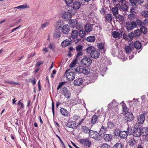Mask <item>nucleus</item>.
Listing matches in <instances>:
<instances>
[{
	"label": "nucleus",
	"mask_w": 148,
	"mask_h": 148,
	"mask_svg": "<svg viewBox=\"0 0 148 148\" xmlns=\"http://www.w3.org/2000/svg\"><path fill=\"white\" fill-rule=\"evenodd\" d=\"M75 72L77 73H82L86 75H88L89 71L88 69L86 67L79 66L74 69Z\"/></svg>",
	"instance_id": "obj_1"
},
{
	"label": "nucleus",
	"mask_w": 148,
	"mask_h": 148,
	"mask_svg": "<svg viewBox=\"0 0 148 148\" xmlns=\"http://www.w3.org/2000/svg\"><path fill=\"white\" fill-rule=\"evenodd\" d=\"M65 74L66 79L69 81L73 80L75 78V73L72 72L70 69L66 71Z\"/></svg>",
	"instance_id": "obj_2"
},
{
	"label": "nucleus",
	"mask_w": 148,
	"mask_h": 148,
	"mask_svg": "<svg viewBox=\"0 0 148 148\" xmlns=\"http://www.w3.org/2000/svg\"><path fill=\"white\" fill-rule=\"evenodd\" d=\"M145 120V116L143 114H141L138 116L137 118V122L134 124L136 127H140L144 123Z\"/></svg>",
	"instance_id": "obj_3"
},
{
	"label": "nucleus",
	"mask_w": 148,
	"mask_h": 148,
	"mask_svg": "<svg viewBox=\"0 0 148 148\" xmlns=\"http://www.w3.org/2000/svg\"><path fill=\"white\" fill-rule=\"evenodd\" d=\"M135 128L134 129L132 135L135 137H139L141 135V132L140 127H136L134 126Z\"/></svg>",
	"instance_id": "obj_4"
},
{
	"label": "nucleus",
	"mask_w": 148,
	"mask_h": 148,
	"mask_svg": "<svg viewBox=\"0 0 148 148\" xmlns=\"http://www.w3.org/2000/svg\"><path fill=\"white\" fill-rule=\"evenodd\" d=\"M136 22H132L131 23L129 21L125 23V27L128 30H131L134 28L136 27Z\"/></svg>",
	"instance_id": "obj_5"
},
{
	"label": "nucleus",
	"mask_w": 148,
	"mask_h": 148,
	"mask_svg": "<svg viewBox=\"0 0 148 148\" xmlns=\"http://www.w3.org/2000/svg\"><path fill=\"white\" fill-rule=\"evenodd\" d=\"M61 92L66 98H69L70 97L71 93L65 86L62 87L60 89Z\"/></svg>",
	"instance_id": "obj_6"
},
{
	"label": "nucleus",
	"mask_w": 148,
	"mask_h": 148,
	"mask_svg": "<svg viewBox=\"0 0 148 148\" xmlns=\"http://www.w3.org/2000/svg\"><path fill=\"white\" fill-rule=\"evenodd\" d=\"M92 61L91 59L87 57L84 58H83L81 60L82 64L85 65L86 66H88L90 65L92 63Z\"/></svg>",
	"instance_id": "obj_7"
},
{
	"label": "nucleus",
	"mask_w": 148,
	"mask_h": 148,
	"mask_svg": "<svg viewBox=\"0 0 148 148\" xmlns=\"http://www.w3.org/2000/svg\"><path fill=\"white\" fill-rule=\"evenodd\" d=\"M133 33L131 32L128 34V35H127L125 33H124L123 34V38L126 40L128 41H131L133 38H134Z\"/></svg>",
	"instance_id": "obj_8"
},
{
	"label": "nucleus",
	"mask_w": 148,
	"mask_h": 148,
	"mask_svg": "<svg viewBox=\"0 0 148 148\" xmlns=\"http://www.w3.org/2000/svg\"><path fill=\"white\" fill-rule=\"evenodd\" d=\"M131 46L133 47V48H135L137 49H139L142 47L141 43L140 42L136 41L135 42H131Z\"/></svg>",
	"instance_id": "obj_9"
},
{
	"label": "nucleus",
	"mask_w": 148,
	"mask_h": 148,
	"mask_svg": "<svg viewBox=\"0 0 148 148\" xmlns=\"http://www.w3.org/2000/svg\"><path fill=\"white\" fill-rule=\"evenodd\" d=\"M130 2L132 4L130 12L131 13L134 12L135 10L136 9L137 5L136 4V0H129Z\"/></svg>",
	"instance_id": "obj_10"
},
{
	"label": "nucleus",
	"mask_w": 148,
	"mask_h": 148,
	"mask_svg": "<svg viewBox=\"0 0 148 148\" xmlns=\"http://www.w3.org/2000/svg\"><path fill=\"white\" fill-rule=\"evenodd\" d=\"M80 142L81 144L86 146H88V147H89L91 145V142L89 141L88 138L81 139Z\"/></svg>",
	"instance_id": "obj_11"
},
{
	"label": "nucleus",
	"mask_w": 148,
	"mask_h": 148,
	"mask_svg": "<svg viewBox=\"0 0 148 148\" xmlns=\"http://www.w3.org/2000/svg\"><path fill=\"white\" fill-rule=\"evenodd\" d=\"M66 126L69 128L73 129H76L77 128L76 122L74 121L68 122Z\"/></svg>",
	"instance_id": "obj_12"
},
{
	"label": "nucleus",
	"mask_w": 148,
	"mask_h": 148,
	"mask_svg": "<svg viewBox=\"0 0 148 148\" xmlns=\"http://www.w3.org/2000/svg\"><path fill=\"white\" fill-rule=\"evenodd\" d=\"M100 55V53L97 50L94 49L93 51L91 53L90 56L92 58L97 59L98 58Z\"/></svg>",
	"instance_id": "obj_13"
},
{
	"label": "nucleus",
	"mask_w": 148,
	"mask_h": 148,
	"mask_svg": "<svg viewBox=\"0 0 148 148\" xmlns=\"http://www.w3.org/2000/svg\"><path fill=\"white\" fill-rule=\"evenodd\" d=\"M89 136L90 138L96 139L97 138L98 134L97 132L91 130H90L89 133Z\"/></svg>",
	"instance_id": "obj_14"
},
{
	"label": "nucleus",
	"mask_w": 148,
	"mask_h": 148,
	"mask_svg": "<svg viewBox=\"0 0 148 148\" xmlns=\"http://www.w3.org/2000/svg\"><path fill=\"white\" fill-rule=\"evenodd\" d=\"M69 31L70 27L67 24L64 25L62 28V31L63 33L64 34H67L69 32Z\"/></svg>",
	"instance_id": "obj_15"
},
{
	"label": "nucleus",
	"mask_w": 148,
	"mask_h": 148,
	"mask_svg": "<svg viewBox=\"0 0 148 148\" xmlns=\"http://www.w3.org/2000/svg\"><path fill=\"white\" fill-rule=\"evenodd\" d=\"M99 115H97L96 114L93 115L91 120V123L92 124H94L97 123L98 121Z\"/></svg>",
	"instance_id": "obj_16"
},
{
	"label": "nucleus",
	"mask_w": 148,
	"mask_h": 148,
	"mask_svg": "<svg viewBox=\"0 0 148 148\" xmlns=\"http://www.w3.org/2000/svg\"><path fill=\"white\" fill-rule=\"evenodd\" d=\"M125 116L127 122L132 121L133 119L134 116L132 113L129 112L125 113Z\"/></svg>",
	"instance_id": "obj_17"
},
{
	"label": "nucleus",
	"mask_w": 148,
	"mask_h": 148,
	"mask_svg": "<svg viewBox=\"0 0 148 148\" xmlns=\"http://www.w3.org/2000/svg\"><path fill=\"white\" fill-rule=\"evenodd\" d=\"M93 25L88 23L84 27L85 31L87 32H90L92 31L93 29Z\"/></svg>",
	"instance_id": "obj_18"
},
{
	"label": "nucleus",
	"mask_w": 148,
	"mask_h": 148,
	"mask_svg": "<svg viewBox=\"0 0 148 148\" xmlns=\"http://www.w3.org/2000/svg\"><path fill=\"white\" fill-rule=\"evenodd\" d=\"M112 35L113 37L114 38H121L122 33L121 31H120L119 32L116 31H114L112 33Z\"/></svg>",
	"instance_id": "obj_19"
},
{
	"label": "nucleus",
	"mask_w": 148,
	"mask_h": 148,
	"mask_svg": "<svg viewBox=\"0 0 148 148\" xmlns=\"http://www.w3.org/2000/svg\"><path fill=\"white\" fill-rule=\"evenodd\" d=\"M82 5L81 2L78 1H75L73 4V9L75 10H78L79 9L81 6V5Z\"/></svg>",
	"instance_id": "obj_20"
},
{
	"label": "nucleus",
	"mask_w": 148,
	"mask_h": 148,
	"mask_svg": "<svg viewBox=\"0 0 148 148\" xmlns=\"http://www.w3.org/2000/svg\"><path fill=\"white\" fill-rule=\"evenodd\" d=\"M83 82V79L82 78H79L74 80V84L75 86H79L81 85Z\"/></svg>",
	"instance_id": "obj_21"
},
{
	"label": "nucleus",
	"mask_w": 148,
	"mask_h": 148,
	"mask_svg": "<svg viewBox=\"0 0 148 148\" xmlns=\"http://www.w3.org/2000/svg\"><path fill=\"white\" fill-rule=\"evenodd\" d=\"M141 135L146 136L148 135V127H143L140 129Z\"/></svg>",
	"instance_id": "obj_22"
},
{
	"label": "nucleus",
	"mask_w": 148,
	"mask_h": 148,
	"mask_svg": "<svg viewBox=\"0 0 148 148\" xmlns=\"http://www.w3.org/2000/svg\"><path fill=\"white\" fill-rule=\"evenodd\" d=\"M105 43L103 42H100L97 44V47L100 51H103V52L105 53V50L104 49Z\"/></svg>",
	"instance_id": "obj_23"
},
{
	"label": "nucleus",
	"mask_w": 148,
	"mask_h": 148,
	"mask_svg": "<svg viewBox=\"0 0 148 148\" xmlns=\"http://www.w3.org/2000/svg\"><path fill=\"white\" fill-rule=\"evenodd\" d=\"M118 105V103L115 99H113L112 101L110 102L108 105V108L110 109L115 107Z\"/></svg>",
	"instance_id": "obj_24"
},
{
	"label": "nucleus",
	"mask_w": 148,
	"mask_h": 148,
	"mask_svg": "<svg viewBox=\"0 0 148 148\" xmlns=\"http://www.w3.org/2000/svg\"><path fill=\"white\" fill-rule=\"evenodd\" d=\"M134 38L135 37L136 38H138L141 34V32L139 29H138L135 30L133 33Z\"/></svg>",
	"instance_id": "obj_25"
},
{
	"label": "nucleus",
	"mask_w": 148,
	"mask_h": 148,
	"mask_svg": "<svg viewBox=\"0 0 148 148\" xmlns=\"http://www.w3.org/2000/svg\"><path fill=\"white\" fill-rule=\"evenodd\" d=\"M128 135L127 131H121L120 132L119 134V136L122 138H126Z\"/></svg>",
	"instance_id": "obj_26"
},
{
	"label": "nucleus",
	"mask_w": 148,
	"mask_h": 148,
	"mask_svg": "<svg viewBox=\"0 0 148 148\" xmlns=\"http://www.w3.org/2000/svg\"><path fill=\"white\" fill-rule=\"evenodd\" d=\"M119 6L120 9L123 11H127L128 10V6L125 3L119 4Z\"/></svg>",
	"instance_id": "obj_27"
},
{
	"label": "nucleus",
	"mask_w": 148,
	"mask_h": 148,
	"mask_svg": "<svg viewBox=\"0 0 148 148\" xmlns=\"http://www.w3.org/2000/svg\"><path fill=\"white\" fill-rule=\"evenodd\" d=\"M125 51L127 53H131L132 51L134 49L133 47L131 46V43L129 46H125Z\"/></svg>",
	"instance_id": "obj_28"
},
{
	"label": "nucleus",
	"mask_w": 148,
	"mask_h": 148,
	"mask_svg": "<svg viewBox=\"0 0 148 148\" xmlns=\"http://www.w3.org/2000/svg\"><path fill=\"white\" fill-rule=\"evenodd\" d=\"M78 34V32L77 30H73L72 32L71 37L73 39H76L77 38Z\"/></svg>",
	"instance_id": "obj_29"
},
{
	"label": "nucleus",
	"mask_w": 148,
	"mask_h": 148,
	"mask_svg": "<svg viewBox=\"0 0 148 148\" xmlns=\"http://www.w3.org/2000/svg\"><path fill=\"white\" fill-rule=\"evenodd\" d=\"M81 129L82 132L85 134H89L90 131V130L86 126H82Z\"/></svg>",
	"instance_id": "obj_30"
},
{
	"label": "nucleus",
	"mask_w": 148,
	"mask_h": 148,
	"mask_svg": "<svg viewBox=\"0 0 148 148\" xmlns=\"http://www.w3.org/2000/svg\"><path fill=\"white\" fill-rule=\"evenodd\" d=\"M60 112L61 114L64 116H67L68 115V111L64 108H62L60 109Z\"/></svg>",
	"instance_id": "obj_31"
},
{
	"label": "nucleus",
	"mask_w": 148,
	"mask_h": 148,
	"mask_svg": "<svg viewBox=\"0 0 148 148\" xmlns=\"http://www.w3.org/2000/svg\"><path fill=\"white\" fill-rule=\"evenodd\" d=\"M71 41L68 39H66L63 41L62 42V45L63 47H66L70 45Z\"/></svg>",
	"instance_id": "obj_32"
},
{
	"label": "nucleus",
	"mask_w": 148,
	"mask_h": 148,
	"mask_svg": "<svg viewBox=\"0 0 148 148\" xmlns=\"http://www.w3.org/2000/svg\"><path fill=\"white\" fill-rule=\"evenodd\" d=\"M118 8L117 7H114L112 8L111 11L113 15L116 17V15L118 14Z\"/></svg>",
	"instance_id": "obj_33"
},
{
	"label": "nucleus",
	"mask_w": 148,
	"mask_h": 148,
	"mask_svg": "<svg viewBox=\"0 0 148 148\" xmlns=\"http://www.w3.org/2000/svg\"><path fill=\"white\" fill-rule=\"evenodd\" d=\"M77 23L76 19H72L69 21L70 25L72 27H75Z\"/></svg>",
	"instance_id": "obj_34"
},
{
	"label": "nucleus",
	"mask_w": 148,
	"mask_h": 148,
	"mask_svg": "<svg viewBox=\"0 0 148 148\" xmlns=\"http://www.w3.org/2000/svg\"><path fill=\"white\" fill-rule=\"evenodd\" d=\"M86 32L84 29H82L79 31L78 34L80 37L83 38L86 35Z\"/></svg>",
	"instance_id": "obj_35"
},
{
	"label": "nucleus",
	"mask_w": 148,
	"mask_h": 148,
	"mask_svg": "<svg viewBox=\"0 0 148 148\" xmlns=\"http://www.w3.org/2000/svg\"><path fill=\"white\" fill-rule=\"evenodd\" d=\"M103 138L105 140L109 141L112 139V135L111 134H106L103 136Z\"/></svg>",
	"instance_id": "obj_36"
},
{
	"label": "nucleus",
	"mask_w": 148,
	"mask_h": 148,
	"mask_svg": "<svg viewBox=\"0 0 148 148\" xmlns=\"http://www.w3.org/2000/svg\"><path fill=\"white\" fill-rule=\"evenodd\" d=\"M26 4H23L22 5H20L17 7L14 8L15 9L17 8L18 9L20 10H24L25 8H28Z\"/></svg>",
	"instance_id": "obj_37"
},
{
	"label": "nucleus",
	"mask_w": 148,
	"mask_h": 148,
	"mask_svg": "<svg viewBox=\"0 0 148 148\" xmlns=\"http://www.w3.org/2000/svg\"><path fill=\"white\" fill-rule=\"evenodd\" d=\"M107 131V128L106 127L104 126H102L99 132L101 134L106 133Z\"/></svg>",
	"instance_id": "obj_38"
},
{
	"label": "nucleus",
	"mask_w": 148,
	"mask_h": 148,
	"mask_svg": "<svg viewBox=\"0 0 148 148\" xmlns=\"http://www.w3.org/2000/svg\"><path fill=\"white\" fill-rule=\"evenodd\" d=\"M77 61L78 60L77 58H75V59L73 60L71 63L70 64L69 66L70 68H71V69L75 66V65L76 64Z\"/></svg>",
	"instance_id": "obj_39"
},
{
	"label": "nucleus",
	"mask_w": 148,
	"mask_h": 148,
	"mask_svg": "<svg viewBox=\"0 0 148 148\" xmlns=\"http://www.w3.org/2000/svg\"><path fill=\"white\" fill-rule=\"evenodd\" d=\"M95 40V38L94 36H90L88 37L86 39L89 42H93Z\"/></svg>",
	"instance_id": "obj_40"
},
{
	"label": "nucleus",
	"mask_w": 148,
	"mask_h": 148,
	"mask_svg": "<svg viewBox=\"0 0 148 148\" xmlns=\"http://www.w3.org/2000/svg\"><path fill=\"white\" fill-rule=\"evenodd\" d=\"M95 49L94 47L92 46H90L89 47H87L86 49V52L87 53H90V54H91V53H92V51Z\"/></svg>",
	"instance_id": "obj_41"
},
{
	"label": "nucleus",
	"mask_w": 148,
	"mask_h": 148,
	"mask_svg": "<svg viewBox=\"0 0 148 148\" xmlns=\"http://www.w3.org/2000/svg\"><path fill=\"white\" fill-rule=\"evenodd\" d=\"M139 30H140V32L141 33L142 32L144 34H146L147 32V28L144 26L141 27Z\"/></svg>",
	"instance_id": "obj_42"
},
{
	"label": "nucleus",
	"mask_w": 148,
	"mask_h": 148,
	"mask_svg": "<svg viewBox=\"0 0 148 148\" xmlns=\"http://www.w3.org/2000/svg\"><path fill=\"white\" fill-rule=\"evenodd\" d=\"M53 35L56 38H59L61 36V33L60 31L57 30L54 33Z\"/></svg>",
	"instance_id": "obj_43"
},
{
	"label": "nucleus",
	"mask_w": 148,
	"mask_h": 148,
	"mask_svg": "<svg viewBox=\"0 0 148 148\" xmlns=\"http://www.w3.org/2000/svg\"><path fill=\"white\" fill-rule=\"evenodd\" d=\"M136 141L134 138H131L130 140L129 141V145L130 146H133L136 144Z\"/></svg>",
	"instance_id": "obj_44"
},
{
	"label": "nucleus",
	"mask_w": 148,
	"mask_h": 148,
	"mask_svg": "<svg viewBox=\"0 0 148 148\" xmlns=\"http://www.w3.org/2000/svg\"><path fill=\"white\" fill-rule=\"evenodd\" d=\"M134 129V128L133 127H128L127 129V133L128 134H130L132 135Z\"/></svg>",
	"instance_id": "obj_45"
},
{
	"label": "nucleus",
	"mask_w": 148,
	"mask_h": 148,
	"mask_svg": "<svg viewBox=\"0 0 148 148\" xmlns=\"http://www.w3.org/2000/svg\"><path fill=\"white\" fill-rule=\"evenodd\" d=\"M122 106L123 112L124 113V114H125V113L126 114L127 113H129L128 112V109L126 106V105H123Z\"/></svg>",
	"instance_id": "obj_46"
},
{
	"label": "nucleus",
	"mask_w": 148,
	"mask_h": 148,
	"mask_svg": "<svg viewBox=\"0 0 148 148\" xmlns=\"http://www.w3.org/2000/svg\"><path fill=\"white\" fill-rule=\"evenodd\" d=\"M108 127L110 129H112L115 126L114 123L112 122H110L108 123Z\"/></svg>",
	"instance_id": "obj_47"
},
{
	"label": "nucleus",
	"mask_w": 148,
	"mask_h": 148,
	"mask_svg": "<svg viewBox=\"0 0 148 148\" xmlns=\"http://www.w3.org/2000/svg\"><path fill=\"white\" fill-rule=\"evenodd\" d=\"M142 15L143 16L145 17H148V11L144 10L141 12Z\"/></svg>",
	"instance_id": "obj_48"
},
{
	"label": "nucleus",
	"mask_w": 148,
	"mask_h": 148,
	"mask_svg": "<svg viewBox=\"0 0 148 148\" xmlns=\"http://www.w3.org/2000/svg\"><path fill=\"white\" fill-rule=\"evenodd\" d=\"M122 145L121 143H117L114 146V148H122Z\"/></svg>",
	"instance_id": "obj_49"
},
{
	"label": "nucleus",
	"mask_w": 148,
	"mask_h": 148,
	"mask_svg": "<svg viewBox=\"0 0 148 148\" xmlns=\"http://www.w3.org/2000/svg\"><path fill=\"white\" fill-rule=\"evenodd\" d=\"M106 20L108 21H110L112 19V15L110 14H108L106 17Z\"/></svg>",
	"instance_id": "obj_50"
},
{
	"label": "nucleus",
	"mask_w": 148,
	"mask_h": 148,
	"mask_svg": "<svg viewBox=\"0 0 148 148\" xmlns=\"http://www.w3.org/2000/svg\"><path fill=\"white\" fill-rule=\"evenodd\" d=\"M49 22H46L42 24L41 26L40 27V29H42L46 27L49 25Z\"/></svg>",
	"instance_id": "obj_51"
},
{
	"label": "nucleus",
	"mask_w": 148,
	"mask_h": 148,
	"mask_svg": "<svg viewBox=\"0 0 148 148\" xmlns=\"http://www.w3.org/2000/svg\"><path fill=\"white\" fill-rule=\"evenodd\" d=\"M91 0H80V2H81L82 5H86V3H88Z\"/></svg>",
	"instance_id": "obj_52"
},
{
	"label": "nucleus",
	"mask_w": 148,
	"mask_h": 148,
	"mask_svg": "<svg viewBox=\"0 0 148 148\" xmlns=\"http://www.w3.org/2000/svg\"><path fill=\"white\" fill-rule=\"evenodd\" d=\"M136 26L137 25L138 26L140 27L143 25V22L140 20H138L136 21Z\"/></svg>",
	"instance_id": "obj_53"
},
{
	"label": "nucleus",
	"mask_w": 148,
	"mask_h": 148,
	"mask_svg": "<svg viewBox=\"0 0 148 148\" xmlns=\"http://www.w3.org/2000/svg\"><path fill=\"white\" fill-rule=\"evenodd\" d=\"M82 47L81 45H79L76 47V50L77 52L81 51H82Z\"/></svg>",
	"instance_id": "obj_54"
},
{
	"label": "nucleus",
	"mask_w": 148,
	"mask_h": 148,
	"mask_svg": "<svg viewBox=\"0 0 148 148\" xmlns=\"http://www.w3.org/2000/svg\"><path fill=\"white\" fill-rule=\"evenodd\" d=\"M65 83V82H62L59 83L57 88V90H58Z\"/></svg>",
	"instance_id": "obj_55"
},
{
	"label": "nucleus",
	"mask_w": 148,
	"mask_h": 148,
	"mask_svg": "<svg viewBox=\"0 0 148 148\" xmlns=\"http://www.w3.org/2000/svg\"><path fill=\"white\" fill-rule=\"evenodd\" d=\"M67 5H70L72 3L73 0H64Z\"/></svg>",
	"instance_id": "obj_56"
},
{
	"label": "nucleus",
	"mask_w": 148,
	"mask_h": 148,
	"mask_svg": "<svg viewBox=\"0 0 148 148\" xmlns=\"http://www.w3.org/2000/svg\"><path fill=\"white\" fill-rule=\"evenodd\" d=\"M76 29H77L78 30H79L81 29L82 27V25L80 24V23H79L78 22L77 23L76 25Z\"/></svg>",
	"instance_id": "obj_57"
},
{
	"label": "nucleus",
	"mask_w": 148,
	"mask_h": 148,
	"mask_svg": "<svg viewBox=\"0 0 148 148\" xmlns=\"http://www.w3.org/2000/svg\"><path fill=\"white\" fill-rule=\"evenodd\" d=\"M109 145L107 144H103L101 146V148H109Z\"/></svg>",
	"instance_id": "obj_58"
},
{
	"label": "nucleus",
	"mask_w": 148,
	"mask_h": 148,
	"mask_svg": "<svg viewBox=\"0 0 148 148\" xmlns=\"http://www.w3.org/2000/svg\"><path fill=\"white\" fill-rule=\"evenodd\" d=\"M116 18H117V17H116ZM117 18H118L121 21H123L124 20V17L120 14L118 15Z\"/></svg>",
	"instance_id": "obj_59"
},
{
	"label": "nucleus",
	"mask_w": 148,
	"mask_h": 148,
	"mask_svg": "<svg viewBox=\"0 0 148 148\" xmlns=\"http://www.w3.org/2000/svg\"><path fill=\"white\" fill-rule=\"evenodd\" d=\"M52 110L53 114V116L54 115V105L53 101L52 102Z\"/></svg>",
	"instance_id": "obj_60"
},
{
	"label": "nucleus",
	"mask_w": 148,
	"mask_h": 148,
	"mask_svg": "<svg viewBox=\"0 0 148 148\" xmlns=\"http://www.w3.org/2000/svg\"><path fill=\"white\" fill-rule=\"evenodd\" d=\"M79 116L77 115H74L73 117V119L75 120H77L79 119Z\"/></svg>",
	"instance_id": "obj_61"
},
{
	"label": "nucleus",
	"mask_w": 148,
	"mask_h": 148,
	"mask_svg": "<svg viewBox=\"0 0 148 148\" xmlns=\"http://www.w3.org/2000/svg\"><path fill=\"white\" fill-rule=\"evenodd\" d=\"M136 4H141L144 2V0H136Z\"/></svg>",
	"instance_id": "obj_62"
},
{
	"label": "nucleus",
	"mask_w": 148,
	"mask_h": 148,
	"mask_svg": "<svg viewBox=\"0 0 148 148\" xmlns=\"http://www.w3.org/2000/svg\"><path fill=\"white\" fill-rule=\"evenodd\" d=\"M78 53H77V56L76 58H77V59H78L77 58H78V57L82 56L83 54L82 53V51H78Z\"/></svg>",
	"instance_id": "obj_63"
},
{
	"label": "nucleus",
	"mask_w": 148,
	"mask_h": 148,
	"mask_svg": "<svg viewBox=\"0 0 148 148\" xmlns=\"http://www.w3.org/2000/svg\"><path fill=\"white\" fill-rule=\"evenodd\" d=\"M10 84L12 85H19L18 83L13 81H10Z\"/></svg>",
	"instance_id": "obj_64"
}]
</instances>
